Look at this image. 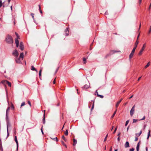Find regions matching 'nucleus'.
I'll use <instances>...</instances> for the list:
<instances>
[{
	"mask_svg": "<svg viewBox=\"0 0 151 151\" xmlns=\"http://www.w3.org/2000/svg\"><path fill=\"white\" fill-rule=\"evenodd\" d=\"M15 60L17 63L19 64L21 63V62L20 60V58H18V57L17 58H15Z\"/></svg>",
	"mask_w": 151,
	"mask_h": 151,
	"instance_id": "nucleus-7",
	"label": "nucleus"
},
{
	"mask_svg": "<svg viewBox=\"0 0 151 151\" xmlns=\"http://www.w3.org/2000/svg\"><path fill=\"white\" fill-rule=\"evenodd\" d=\"M44 114L43 115V118L42 119V122L43 123V124H45V110H44Z\"/></svg>",
	"mask_w": 151,
	"mask_h": 151,
	"instance_id": "nucleus-10",
	"label": "nucleus"
},
{
	"mask_svg": "<svg viewBox=\"0 0 151 151\" xmlns=\"http://www.w3.org/2000/svg\"><path fill=\"white\" fill-rule=\"evenodd\" d=\"M117 127H116L115 128V130H114V134L115 133V132H116V130H117Z\"/></svg>",
	"mask_w": 151,
	"mask_h": 151,
	"instance_id": "nucleus-54",
	"label": "nucleus"
},
{
	"mask_svg": "<svg viewBox=\"0 0 151 151\" xmlns=\"http://www.w3.org/2000/svg\"><path fill=\"white\" fill-rule=\"evenodd\" d=\"M139 142L137 144V147H136V150L137 151H139Z\"/></svg>",
	"mask_w": 151,
	"mask_h": 151,
	"instance_id": "nucleus-13",
	"label": "nucleus"
},
{
	"mask_svg": "<svg viewBox=\"0 0 151 151\" xmlns=\"http://www.w3.org/2000/svg\"><path fill=\"white\" fill-rule=\"evenodd\" d=\"M97 96L101 98H104V96L103 95H100L99 94H98Z\"/></svg>",
	"mask_w": 151,
	"mask_h": 151,
	"instance_id": "nucleus-28",
	"label": "nucleus"
},
{
	"mask_svg": "<svg viewBox=\"0 0 151 151\" xmlns=\"http://www.w3.org/2000/svg\"><path fill=\"white\" fill-rule=\"evenodd\" d=\"M28 103L30 105V106H31V103H30V101H28Z\"/></svg>",
	"mask_w": 151,
	"mask_h": 151,
	"instance_id": "nucleus-49",
	"label": "nucleus"
},
{
	"mask_svg": "<svg viewBox=\"0 0 151 151\" xmlns=\"http://www.w3.org/2000/svg\"><path fill=\"white\" fill-rule=\"evenodd\" d=\"M62 138L65 141H67V139H66L64 137V135H63L62 136Z\"/></svg>",
	"mask_w": 151,
	"mask_h": 151,
	"instance_id": "nucleus-30",
	"label": "nucleus"
},
{
	"mask_svg": "<svg viewBox=\"0 0 151 151\" xmlns=\"http://www.w3.org/2000/svg\"><path fill=\"white\" fill-rule=\"evenodd\" d=\"M7 137H8L9 135V133L8 132V124H7Z\"/></svg>",
	"mask_w": 151,
	"mask_h": 151,
	"instance_id": "nucleus-40",
	"label": "nucleus"
},
{
	"mask_svg": "<svg viewBox=\"0 0 151 151\" xmlns=\"http://www.w3.org/2000/svg\"><path fill=\"white\" fill-rule=\"evenodd\" d=\"M138 138L137 137H136L135 138V141H137L138 140Z\"/></svg>",
	"mask_w": 151,
	"mask_h": 151,
	"instance_id": "nucleus-57",
	"label": "nucleus"
},
{
	"mask_svg": "<svg viewBox=\"0 0 151 151\" xmlns=\"http://www.w3.org/2000/svg\"><path fill=\"white\" fill-rule=\"evenodd\" d=\"M65 35L66 36H68V32H69V30H68V28H67L65 30Z\"/></svg>",
	"mask_w": 151,
	"mask_h": 151,
	"instance_id": "nucleus-9",
	"label": "nucleus"
},
{
	"mask_svg": "<svg viewBox=\"0 0 151 151\" xmlns=\"http://www.w3.org/2000/svg\"><path fill=\"white\" fill-rule=\"evenodd\" d=\"M141 23H140V24H139V30L140 29V28H141Z\"/></svg>",
	"mask_w": 151,
	"mask_h": 151,
	"instance_id": "nucleus-61",
	"label": "nucleus"
},
{
	"mask_svg": "<svg viewBox=\"0 0 151 151\" xmlns=\"http://www.w3.org/2000/svg\"><path fill=\"white\" fill-rule=\"evenodd\" d=\"M14 140L15 141L17 140V137L16 136H15V137Z\"/></svg>",
	"mask_w": 151,
	"mask_h": 151,
	"instance_id": "nucleus-59",
	"label": "nucleus"
},
{
	"mask_svg": "<svg viewBox=\"0 0 151 151\" xmlns=\"http://www.w3.org/2000/svg\"><path fill=\"white\" fill-rule=\"evenodd\" d=\"M117 52L116 51H114V50H111V51L110 52H109V53L108 54H107L106 56H105V58H107L108 57L110 56L112 54H114V53L115 52Z\"/></svg>",
	"mask_w": 151,
	"mask_h": 151,
	"instance_id": "nucleus-4",
	"label": "nucleus"
},
{
	"mask_svg": "<svg viewBox=\"0 0 151 151\" xmlns=\"http://www.w3.org/2000/svg\"><path fill=\"white\" fill-rule=\"evenodd\" d=\"M115 114H114H114H113V115H112V116H111V118H113L114 117V115H115Z\"/></svg>",
	"mask_w": 151,
	"mask_h": 151,
	"instance_id": "nucleus-58",
	"label": "nucleus"
},
{
	"mask_svg": "<svg viewBox=\"0 0 151 151\" xmlns=\"http://www.w3.org/2000/svg\"><path fill=\"white\" fill-rule=\"evenodd\" d=\"M151 32V26H150V29L148 31V33L150 34Z\"/></svg>",
	"mask_w": 151,
	"mask_h": 151,
	"instance_id": "nucleus-44",
	"label": "nucleus"
},
{
	"mask_svg": "<svg viewBox=\"0 0 151 151\" xmlns=\"http://www.w3.org/2000/svg\"><path fill=\"white\" fill-rule=\"evenodd\" d=\"M23 45V43L22 42H20V45Z\"/></svg>",
	"mask_w": 151,
	"mask_h": 151,
	"instance_id": "nucleus-53",
	"label": "nucleus"
},
{
	"mask_svg": "<svg viewBox=\"0 0 151 151\" xmlns=\"http://www.w3.org/2000/svg\"><path fill=\"white\" fill-rule=\"evenodd\" d=\"M42 69H41L39 71V77L40 78L41 76V72H42Z\"/></svg>",
	"mask_w": 151,
	"mask_h": 151,
	"instance_id": "nucleus-26",
	"label": "nucleus"
},
{
	"mask_svg": "<svg viewBox=\"0 0 151 151\" xmlns=\"http://www.w3.org/2000/svg\"><path fill=\"white\" fill-rule=\"evenodd\" d=\"M138 40H137L135 43V47L134 48H135V49H136V47H137V45L138 44Z\"/></svg>",
	"mask_w": 151,
	"mask_h": 151,
	"instance_id": "nucleus-16",
	"label": "nucleus"
},
{
	"mask_svg": "<svg viewBox=\"0 0 151 151\" xmlns=\"http://www.w3.org/2000/svg\"><path fill=\"white\" fill-rule=\"evenodd\" d=\"M94 107V103H93V104L92 105V107L91 109V110H92V109H93Z\"/></svg>",
	"mask_w": 151,
	"mask_h": 151,
	"instance_id": "nucleus-48",
	"label": "nucleus"
},
{
	"mask_svg": "<svg viewBox=\"0 0 151 151\" xmlns=\"http://www.w3.org/2000/svg\"><path fill=\"white\" fill-rule=\"evenodd\" d=\"M150 65V62H148L146 65L145 67V68H147L148 67H149Z\"/></svg>",
	"mask_w": 151,
	"mask_h": 151,
	"instance_id": "nucleus-18",
	"label": "nucleus"
},
{
	"mask_svg": "<svg viewBox=\"0 0 151 151\" xmlns=\"http://www.w3.org/2000/svg\"><path fill=\"white\" fill-rule=\"evenodd\" d=\"M12 55L15 58H17L19 56V53L16 50H15L12 52Z\"/></svg>",
	"mask_w": 151,
	"mask_h": 151,
	"instance_id": "nucleus-2",
	"label": "nucleus"
},
{
	"mask_svg": "<svg viewBox=\"0 0 151 151\" xmlns=\"http://www.w3.org/2000/svg\"><path fill=\"white\" fill-rule=\"evenodd\" d=\"M2 6V1L0 0V8H1Z\"/></svg>",
	"mask_w": 151,
	"mask_h": 151,
	"instance_id": "nucleus-45",
	"label": "nucleus"
},
{
	"mask_svg": "<svg viewBox=\"0 0 151 151\" xmlns=\"http://www.w3.org/2000/svg\"><path fill=\"white\" fill-rule=\"evenodd\" d=\"M10 107H8L7 108V109H6V113H8V112H9V110H10Z\"/></svg>",
	"mask_w": 151,
	"mask_h": 151,
	"instance_id": "nucleus-31",
	"label": "nucleus"
},
{
	"mask_svg": "<svg viewBox=\"0 0 151 151\" xmlns=\"http://www.w3.org/2000/svg\"><path fill=\"white\" fill-rule=\"evenodd\" d=\"M83 61L84 64H85L86 63V60L85 58H83Z\"/></svg>",
	"mask_w": 151,
	"mask_h": 151,
	"instance_id": "nucleus-29",
	"label": "nucleus"
},
{
	"mask_svg": "<svg viewBox=\"0 0 151 151\" xmlns=\"http://www.w3.org/2000/svg\"><path fill=\"white\" fill-rule=\"evenodd\" d=\"M11 107L12 109H14V107L13 104H12Z\"/></svg>",
	"mask_w": 151,
	"mask_h": 151,
	"instance_id": "nucleus-47",
	"label": "nucleus"
},
{
	"mask_svg": "<svg viewBox=\"0 0 151 151\" xmlns=\"http://www.w3.org/2000/svg\"><path fill=\"white\" fill-rule=\"evenodd\" d=\"M61 142L62 144L63 145L65 146V147H66V145L65 144L64 142L63 141H61Z\"/></svg>",
	"mask_w": 151,
	"mask_h": 151,
	"instance_id": "nucleus-34",
	"label": "nucleus"
},
{
	"mask_svg": "<svg viewBox=\"0 0 151 151\" xmlns=\"http://www.w3.org/2000/svg\"><path fill=\"white\" fill-rule=\"evenodd\" d=\"M42 127H43V126H42L41 128V132H42V134H43V130H42Z\"/></svg>",
	"mask_w": 151,
	"mask_h": 151,
	"instance_id": "nucleus-55",
	"label": "nucleus"
},
{
	"mask_svg": "<svg viewBox=\"0 0 151 151\" xmlns=\"http://www.w3.org/2000/svg\"><path fill=\"white\" fill-rule=\"evenodd\" d=\"M5 81H7V80H4V81H1V83L3 84H7V83H6V82H5Z\"/></svg>",
	"mask_w": 151,
	"mask_h": 151,
	"instance_id": "nucleus-21",
	"label": "nucleus"
},
{
	"mask_svg": "<svg viewBox=\"0 0 151 151\" xmlns=\"http://www.w3.org/2000/svg\"><path fill=\"white\" fill-rule=\"evenodd\" d=\"M145 116H144L142 119H140V120H144L145 119Z\"/></svg>",
	"mask_w": 151,
	"mask_h": 151,
	"instance_id": "nucleus-52",
	"label": "nucleus"
},
{
	"mask_svg": "<svg viewBox=\"0 0 151 151\" xmlns=\"http://www.w3.org/2000/svg\"><path fill=\"white\" fill-rule=\"evenodd\" d=\"M31 69L32 70L35 71H36L37 72V70L34 68V67L33 66H31Z\"/></svg>",
	"mask_w": 151,
	"mask_h": 151,
	"instance_id": "nucleus-11",
	"label": "nucleus"
},
{
	"mask_svg": "<svg viewBox=\"0 0 151 151\" xmlns=\"http://www.w3.org/2000/svg\"><path fill=\"white\" fill-rule=\"evenodd\" d=\"M53 139L54 140H55L57 142L58 141V139H57V137H55V138H54Z\"/></svg>",
	"mask_w": 151,
	"mask_h": 151,
	"instance_id": "nucleus-51",
	"label": "nucleus"
},
{
	"mask_svg": "<svg viewBox=\"0 0 151 151\" xmlns=\"http://www.w3.org/2000/svg\"><path fill=\"white\" fill-rule=\"evenodd\" d=\"M89 85L86 84L84 85V88H85L87 89L89 88Z\"/></svg>",
	"mask_w": 151,
	"mask_h": 151,
	"instance_id": "nucleus-23",
	"label": "nucleus"
},
{
	"mask_svg": "<svg viewBox=\"0 0 151 151\" xmlns=\"http://www.w3.org/2000/svg\"><path fill=\"white\" fill-rule=\"evenodd\" d=\"M15 142L17 144V150L18 148V142L17 140Z\"/></svg>",
	"mask_w": 151,
	"mask_h": 151,
	"instance_id": "nucleus-37",
	"label": "nucleus"
},
{
	"mask_svg": "<svg viewBox=\"0 0 151 151\" xmlns=\"http://www.w3.org/2000/svg\"><path fill=\"white\" fill-rule=\"evenodd\" d=\"M134 149L133 148H132L129 149V151H134Z\"/></svg>",
	"mask_w": 151,
	"mask_h": 151,
	"instance_id": "nucleus-46",
	"label": "nucleus"
},
{
	"mask_svg": "<svg viewBox=\"0 0 151 151\" xmlns=\"http://www.w3.org/2000/svg\"><path fill=\"white\" fill-rule=\"evenodd\" d=\"M135 105H134V106L132 107L130 111V114L131 116H132L133 114H134V110H135Z\"/></svg>",
	"mask_w": 151,
	"mask_h": 151,
	"instance_id": "nucleus-3",
	"label": "nucleus"
},
{
	"mask_svg": "<svg viewBox=\"0 0 151 151\" xmlns=\"http://www.w3.org/2000/svg\"><path fill=\"white\" fill-rule=\"evenodd\" d=\"M142 133V131L141 130L139 133H136L135 135L136 137H139Z\"/></svg>",
	"mask_w": 151,
	"mask_h": 151,
	"instance_id": "nucleus-14",
	"label": "nucleus"
},
{
	"mask_svg": "<svg viewBox=\"0 0 151 151\" xmlns=\"http://www.w3.org/2000/svg\"><path fill=\"white\" fill-rule=\"evenodd\" d=\"M95 93H96V94H97V95H98V93L97 91V90H96Z\"/></svg>",
	"mask_w": 151,
	"mask_h": 151,
	"instance_id": "nucleus-63",
	"label": "nucleus"
},
{
	"mask_svg": "<svg viewBox=\"0 0 151 151\" xmlns=\"http://www.w3.org/2000/svg\"><path fill=\"white\" fill-rule=\"evenodd\" d=\"M120 103V101H118L117 102L116 104V108H117V107H118L119 105V104Z\"/></svg>",
	"mask_w": 151,
	"mask_h": 151,
	"instance_id": "nucleus-22",
	"label": "nucleus"
},
{
	"mask_svg": "<svg viewBox=\"0 0 151 151\" xmlns=\"http://www.w3.org/2000/svg\"><path fill=\"white\" fill-rule=\"evenodd\" d=\"M6 120L7 122V124H8V113H6Z\"/></svg>",
	"mask_w": 151,
	"mask_h": 151,
	"instance_id": "nucleus-15",
	"label": "nucleus"
},
{
	"mask_svg": "<svg viewBox=\"0 0 151 151\" xmlns=\"http://www.w3.org/2000/svg\"><path fill=\"white\" fill-rule=\"evenodd\" d=\"M121 134V133L120 132H119L118 134V136L119 137V136Z\"/></svg>",
	"mask_w": 151,
	"mask_h": 151,
	"instance_id": "nucleus-64",
	"label": "nucleus"
},
{
	"mask_svg": "<svg viewBox=\"0 0 151 151\" xmlns=\"http://www.w3.org/2000/svg\"><path fill=\"white\" fill-rule=\"evenodd\" d=\"M53 84H55V78L54 80L53 81Z\"/></svg>",
	"mask_w": 151,
	"mask_h": 151,
	"instance_id": "nucleus-56",
	"label": "nucleus"
},
{
	"mask_svg": "<svg viewBox=\"0 0 151 151\" xmlns=\"http://www.w3.org/2000/svg\"><path fill=\"white\" fill-rule=\"evenodd\" d=\"M24 57V53L23 52H22L20 54V56L19 57V58H22V60L23 59Z\"/></svg>",
	"mask_w": 151,
	"mask_h": 151,
	"instance_id": "nucleus-12",
	"label": "nucleus"
},
{
	"mask_svg": "<svg viewBox=\"0 0 151 151\" xmlns=\"http://www.w3.org/2000/svg\"><path fill=\"white\" fill-rule=\"evenodd\" d=\"M135 48H133V49L132 51V52L129 55V59L130 60L131 59L132 57L133 56V55L134 54V53L135 52Z\"/></svg>",
	"mask_w": 151,
	"mask_h": 151,
	"instance_id": "nucleus-5",
	"label": "nucleus"
},
{
	"mask_svg": "<svg viewBox=\"0 0 151 151\" xmlns=\"http://www.w3.org/2000/svg\"><path fill=\"white\" fill-rule=\"evenodd\" d=\"M30 14L31 15L33 19H34V14H33V13H31Z\"/></svg>",
	"mask_w": 151,
	"mask_h": 151,
	"instance_id": "nucleus-35",
	"label": "nucleus"
},
{
	"mask_svg": "<svg viewBox=\"0 0 151 151\" xmlns=\"http://www.w3.org/2000/svg\"><path fill=\"white\" fill-rule=\"evenodd\" d=\"M25 103L24 102H23L21 104V106L22 107L23 106H24L25 105Z\"/></svg>",
	"mask_w": 151,
	"mask_h": 151,
	"instance_id": "nucleus-39",
	"label": "nucleus"
},
{
	"mask_svg": "<svg viewBox=\"0 0 151 151\" xmlns=\"http://www.w3.org/2000/svg\"><path fill=\"white\" fill-rule=\"evenodd\" d=\"M15 34L17 37V38L16 39H20L19 36V35L17 34V33L16 32Z\"/></svg>",
	"mask_w": 151,
	"mask_h": 151,
	"instance_id": "nucleus-25",
	"label": "nucleus"
},
{
	"mask_svg": "<svg viewBox=\"0 0 151 151\" xmlns=\"http://www.w3.org/2000/svg\"><path fill=\"white\" fill-rule=\"evenodd\" d=\"M39 10L40 11V12L41 13H42V10H41V8H40V5H39Z\"/></svg>",
	"mask_w": 151,
	"mask_h": 151,
	"instance_id": "nucleus-41",
	"label": "nucleus"
},
{
	"mask_svg": "<svg viewBox=\"0 0 151 151\" xmlns=\"http://www.w3.org/2000/svg\"><path fill=\"white\" fill-rule=\"evenodd\" d=\"M59 67H58V68H57V69H56V71H55V74H56V73L57 72H58V70H59Z\"/></svg>",
	"mask_w": 151,
	"mask_h": 151,
	"instance_id": "nucleus-42",
	"label": "nucleus"
},
{
	"mask_svg": "<svg viewBox=\"0 0 151 151\" xmlns=\"http://www.w3.org/2000/svg\"><path fill=\"white\" fill-rule=\"evenodd\" d=\"M117 140H118V141L119 142V140H120V138H119V137H118V138H117Z\"/></svg>",
	"mask_w": 151,
	"mask_h": 151,
	"instance_id": "nucleus-62",
	"label": "nucleus"
},
{
	"mask_svg": "<svg viewBox=\"0 0 151 151\" xmlns=\"http://www.w3.org/2000/svg\"><path fill=\"white\" fill-rule=\"evenodd\" d=\"M129 122V120H128L126 121V122L125 124V126H127V125L128 124Z\"/></svg>",
	"mask_w": 151,
	"mask_h": 151,
	"instance_id": "nucleus-32",
	"label": "nucleus"
},
{
	"mask_svg": "<svg viewBox=\"0 0 151 151\" xmlns=\"http://www.w3.org/2000/svg\"><path fill=\"white\" fill-rule=\"evenodd\" d=\"M145 46V44H144L142 47V48L141 49V50H140V52L138 53V55H141L142 54V52L144 50Z\"/></svg>",
	"mask_w": 151,
	"mask_h": 151,
	"instance_id": "nucleus-6",
	"label": "nucleus"
},
{
	"mask_svg": "<svg viewBox=\"0 0 151 151\" xmlns=\"http://www.w3.org/2000/svg\"><path fill=\"white\" fill-rule=\"evenodd\" d=\"M16 47H19V44H16Z\"/></svg>",
	"mask_w": 151,
	"mask_h": 151,
	"instance_id": "nucleus-60",
	"label": "nucleus"
},
{
	"mask_svg": "<svg viewBox=\"0 0 151 151\" xmlns=\"http://www.w3.org/2000/svg\"><path fill=\"white\" fill-rule=\"evenodd\" d=\"M107 136H108V134H107L106 137H105V139H104V141H105L106 139V138H107Z\"/></svg>",
	"mask_w": 151,
	"mask_h": 151,
	"instance_id": "nucleus-50",
	"label": "nucleus"
},
{
	"mask_svg": "<svg viewBox=\"0 0 151 151\" xmlns=\"http://www.w3.org/2000/svg\"><path fill=\"white\" fill-rule=\"evenodd\" d=\"M73 145H75L77 143V140L75 139H74V138L73 139Z\"/></svg>",
	"mask_w": 151,
	"mask_h": 151,
	"instance_id": "nucleus-17",
	"label": "nucleus"
},
{
	"mask_svg": "<svg viewBox=\"0 0 151 151\" xmlns=\"http://www.w3.org/2000/svg\"><path fill=\"white\" fill-rule=\"evenodd\" d=\"M124 147L126 148H128L129 147V143L127 141L126 142L124 145Z\"/></svg>",
	"mask_w": 151,
	"mask_h": 151,
	"instance_id": "nucleus-8",
	"label": "nucleus"
},
{
	"mask_svg": "<svg viewBox=\"0 0 151 151\" xmlns=\"http://www.w3.org/2000/svg\"><path fill=\"white\" fill-rule=\"evenodd\" d=\"M150 130H149L148 132V135H147V139H148L149 138V137L150 135Z\"/></svg>",
	"mask_w": 151,
	"mask_h": 151,
	"instance_id": "nucleus-19",
	"label": "nucleus"
},
{
	"mask_svg": "<svg viewBox=\"0 0 151 151\" xmlns=\"http://www.w3.org/2000/svg\"><path fill=\"white\" fill-rule=\"evenodd\" d=\"M138 121V120L137 119H134L133 120V123H135V122H137Z\"/></svg>",
	"mask_w": 151,
	"mask_h": 151,
	"instance_id": "nucleus-38",
	"label": "nucleus"
},
{
	"mask_svg": "<svg viewBox=\"0 0 151 151\" xmlns=\"http://www.w3.org/2000/svg\"><path fill=\"white\" fill-rule=\"evenodd\" d=\"M65 135H68V132L67 129L66 130V132L65 133Z\"/></svg>",
	"mask_w": 151,
	"mask_h": 151,
	"instance_id": "nucleus-33",
	"label": "nucleus"
},
{
	"mask_svg": "<svg viewBox=\"0 0 151 151\" xmlns=\"http://www.w3.org/2000/svg\"><path fill=\"white\" fill-rule=\"evenodd\" d=\"M15 42L16 44H19V41L18 40V39H15Z\"/></svg>",
	"mask_w": 151,
	"mask_h": 151,
	"instance_id": "nucleus-27",
	"label": "nucleus"
},
{
	"mask_svg": "<svg viewBox=\"0 0 151 151\" xmlns=\"http://www.w3.org/2000/svg\"><path fill=\"white\" fill-rule=\"evenodd\" d=\"M15 142L17 144V150L18 148V142L17 140Z\"/></svg>",
	"mask_w": 151,
	"mask_h": 151,
	"instance_id": "nucleus-36",
	"label": "nucleus"
},
{
	"mask_svg": "<svg viewBox=\"0 0 151 151\" xmlns=\"http://www.w3.org/2000/svg\"><path fill=\"white\" fill-rule=\"evenodd\" d=\"M6 42L9 44H12L13 42V40L12 37L9 35L7 36L6 39Z\"/></svg>",
	"mask_w": 151,
	"mask_h": 151,
	"instance_id": "nucleus-1",
	"label": "nucleus"
},
{
	"mask_svg": "<svg viewBox=\"0 0 151 151\" xmlns=\"http://www.w3.org/2000/svg\"><path fill=\"white\" fill-rule=\"evenodd\" d=\"M19 47L21 50H23L24 49V45H19Z\"/></svg>",
	"mask_w": 151,
	"mask_h": 151,
	"instance_id": "nucleus-20",
	"label": "nucleus"
},
{
	"mask_svg": "<svg viewBox=\"0 0 151 151\" xmlns=\"http://www.w3.org/2000/svg\"><path fill=\"white\" fill-rule=\"evenodd\" d=\"M6 83H7V84L8 85V86H9L10 87H11V83L10 82H9V81H6Z\"/></svg>",
	"mask_w": 151,
	"mask_h": 151,
	"instance_id": "nucleus-24",
	"label": "nucleus"
},
{
	"mask_svg": "<svg viewBox=\"0 0 151 151\" xmlns=\"http://www.w3.org/2000/svg\"><path fill=\"white\" fill-rule=\"evenodd\" d=\"M0 150H1V151H3V148L1 145V146H0Z\"/></svg>",
	"mask_w": 151,
	"mask_h": 151,
	"instance_id": "nucleus-43",
	"label": "nucleus"
}]
</instances>
